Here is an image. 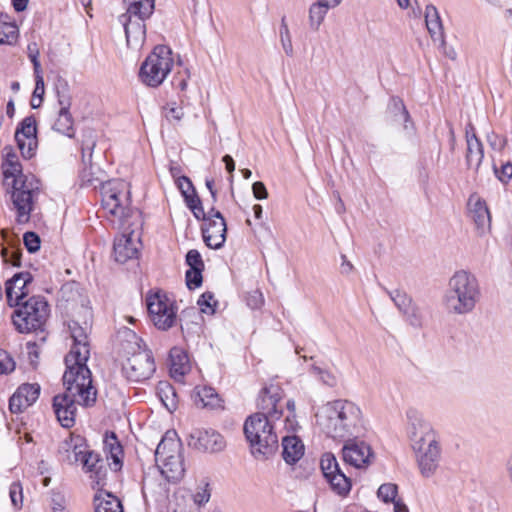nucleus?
<instances>
[{
  "instance_id": "5",
  "label": "nucleus",
  "mask_w": 512,
  "mask_h": 512,
  "mask_svg": "<svg viewBox=\"0 0 512 512\" xmlns=\"http://www.w3.org/2000/svg\"><path fill=\"white\" fill-rule=\"evenodd\" d=\"M480 296V287L475 275L466 270H459L448 281L443 304L449 313L465 315L474 310Z\"/></svg>"
},
{
  "instance_id": "16",
  "label": "nucleus",
  "mask_w": 512,
  "mask_h": 512,
  "mask_svg": "<svg viewBox=\"0 0 512 512\" xmlns=\"http://www.w3.org/2000/svg\"><path fill=\"white\" fill-rule=\"evenodd\" d=\"M33 280L29 272H21L15 274L11 279L6 282L5 293L9 306L14 305L26 300L28 296V284Z\"/></svg>"
},
{
  "instance_id": "43",
  "label": "nucleus",
  "mask_w": 512,
  "mask_h": 512,
  "mask_svg": "<svg viewBox=\"0 0 512 512\" xmlns=\"http://www.w3.org/2000/svg\"><path fill=\"white\" fill-rule=\"evenodd\" d=\"M103 461L99 454L87 449L79 463L86 473H92Z\"/></svg>"
},
{
  "instance_id": "24",
  "label": "nucleus",
  "mask_w": 512,
  "mask_h": 512,
  "mask_svg": "<svg viewBox=\"0 0 512 512\" xmlns=\"http://www.w3.org/2000/svg\"><path fill=\"white\" fill-rule=\"evenodd\" d=\"M181 442L174 430H169L162 437L155 450L156 461H166L170 456L181 455Z\"/></svg>"
},
{
  "instance_id": "10",
  "label": "nucleus",
  "mask_w": 512,
  "mask_h": 512,
  "mask_svg": "<svg viewBox=\"0 0 512 512\" xmlns=\"http://www.w3.org/2000/svg\"><path fill=\"white\" fill-rule=\"evenodd\" d=\"M156 370L151 351L139 350L122 364L123 375L132 382H143L151 378Z\"/></svg>"
},
{
  "instance_id": "48",
  "label": "nucleus",
  "mask_w": 512,
  "mask_h": 512,
  "mask_svg": "<svg viewBox=\"0 0 512 512\" xmlns=\"http://www.w3.org/2000/svg\"><path fill=\"white\" fill-rule=\"evenodd\" d=\"M3 261L13 266L20 265L21 251L17 248H3L1 251Z\"/></svg>"
},
{
  "instance_id": "47",
  "label": "nucleus",
  "mask_w": 512,
  "mask_h": 512,
  "mask_svg": "<svg viewBox=\"0 0 512 512\" xmlns=\"http://www.w3.org/2000/svg\"><path fill=\"white\" fill-rule=\"evenodd\" d=\"M377 495L386 503L394 502L397 496V486L392 483L382 484L377 491Z\"/></svg>"
},
{
  "instance_id": "53",
  "label": "nucleus",
  "mask_w": 512,
  "mask_h": 512,
  "mask_svg": "<svg viewBox=\"0 0 512 512\" xmlns=\"http://www.w3.org/2000/svg\"><path fill=\"white\" fill-rule=\"evenodd\" d=\"M203 269H189L186 271V284L189 289L198 288L202 284Z\"/></svg>"
},
{
  "instance_id": "8",
  "label": "nucleus",
  "mask_w": 512,
  "mask_h": 512,
  "mask_svg": "<svg viewBox=\"0 0 512 512\" xmlns=\"http://www.w3.org/2000/svg\"><path fill=\"white\" fill-rule=\"evenodd\" d=\"M83 181L91 186L101 185L102 205L109 214L123 220L130 215L128 184L123 180H109L104 182L99 178L90 177L83 173Z\"/></svg>"
},
{
  "instance_id": "59",
  "label": "nucleus",
  "mask_w": 512,
  "mask_h": 512,
  "mask_svg": "<svg viewBox=\"0 0 512 512\" xmlns=\"http://www.w3.org/2000/svg\"><path fill=\"white\" fill-rule=\"evenodd\" d=\"M9 495L14 507H21L22 505V486L20 483H12L10 486Z\"/></svg>"
},
{
  "instance_id": "44",
  "label": "nucleus",
  "mask_w": 512,
  "mask_h": 512,
  "mask_svg": "<svg viewBox=\"0 0 512 512\" xmlns=\"http://www.w3.org/2000/svg\"><path fill=\"white\" fill-rule=\"evenodd\" d=\"M279 34H280V42H281L284 52L288 56H292L294 53V50H293L291 35H290V31H289L288 25H287L284 17L281 20Z\"/></svg>"
},
{
  "instance_id": "25",
  "label": "nucleus",
  "mask_w": 512,
  "mask_h": 512,
  "mask_svg": "<svg viewBox=\"0 0 512 512\" xmlns=\"http://www.w3.org/2000/svg\"><path fill=\"white\" fill-rule=\"evenodd\" d=\"M466 144L465 158L467 166L477 172L484 158L483 144L474 133H472V136H468Z\"/></svg>"
},
{
  "instance_id": "42",
  "label": "nucleus",
  "mask_w": 512,
  "mask_h": 512,
  "mask_svg": "<svg viewBox=\"0 0 512 512\" xmlns=\"http://www.w3.org/2000/svg\"><path fill=\"white\" fill-rule=\"evenodd\" d=\"M320 466L325 479L340 471L339 464L335 456L331 453H325L322 456Z\"/></svg>"
},
{
  "instance_id": "3",
  "label": "nucleus",
  "mask_w": 512,
  "mask_h": 512,
  "mask_svg": "<svg viewBox=\"0 0 512 512\" xmlns=\"http://www.w3.org/2000/svg\"><path fill=\"white\" fill-rule=\"evenodd\" d=\"M316 425L328 437H356L364 430L361 408L352 401L338 399L327 402L315 413Z\"/></svg>"
},
{
  "instance_id": "40",
  "label": "nucleus",
  "mask_w": 512,
  "mask_h": 512,
  "mask_svg": "<svg viewBox=\"0 0 512 512\" xmlns=\"http://www.w3.org/2000/svg\"><path fill=\"white\" fill-rule=\"evenodd\" d=\"M187 207L191 210L197 220H206V214L202 202L196 191L184 197Z\"/></svg>"
},
{
  "instance_id": "32",
  "label": "nucleus",
  "mask_w": 512,
  "mask_h": 512,
  "mask_svg": "<svg viewBox=\"0 0 512 512\" xmlns=\"http://www.w3.org/2000/svg\"><path fill=\"white\" fill-rule=\"evenodd\" d=\"M157 394L169 412L176 410L178 397L175 388L167 381H160L157 385Z\"/></svg>"
},
{
  "instance_id": "41",
  "label": "nucleus",
  "mask_w": 512,
  "mask_h": 512,
  "mask_svg": "<svg viewBox=\"0 0 512 512\" xmlns=\"http://www.w3.org/2000/svg\"><path fill=\"white\" fill-rule=\"evenodd\" d=\"M406 321L414 328H421L425 323L422 309L412 304L404 313Z\"/></svg>"
},
{
  "instance_id": "1",
  "label": "nucleus",
  "mask_w": 512,
  "mask_h": 512,
  "mask_svg": "<svg viewBox=\"0 0 512 512\" xmlns=\"http://www.w3.org/2000/svg\"><path fill=\"white\" fill-rule=\"evenodd\" d=\"M91 311L84 308V320H72L68 327L73 340L70 352L65 356L66 371L63 375L66 396L77 399L82 406L96 402L97 390L92 384L91 371L86 365L90 356L89 334L91 332Z\"/></svg>"
},
{
  "instance_id": "6",
  "label": "nucleus",
  "mask_w": 512,
  "mask_h": 512,
  "mask_svg": "<svg viewBox=\"0 0 512 512\" xmlns=\"http://www.w3.org/2000/svg\"><path fill=\"white\" fill-rule=\"evenodd\" d=\"M277 428L276 421L261 413H254L246 419L243 430L255 458L265 459L278 449Z\"/></svg>"
},
{
  "instance_id": "19",
  "label": "nucleus",
  "mask_w": 512,
  "mask_h": 512,
  "mask_svg": "<svg viewBox=\"0 0 512 512\" xmlns=\"http://www.w3.org/2000/svg\"><path fill=\"white\" fill-rule=\"evenodd\" d=\"M140 239L133 231L124 233L114 241V257L119 263H125L137 257L139 253Z\"/></svg>"
},
{
  "instance_id": "28",
  "label": "nucleus",
  "mask_w": 512,
  "mask_h": 512,
  "mask_svg": "<svg viewBox=\"0 0 512 512\" xmlns=\"http://www.w3.org/2000/svg\"><path fill=\"white\" fill-rule=\"evenodd\" d=\"M425 23L434 41L444 42L443 26L437 8L427 5L425 8Z\"/></svg>"
},
{
  "instance_id": "35",
  "label": "nucleus",
  "mask_w": 512,
  "mask_h": 512,
  "mask_svg": "<svg viewBox=\"0 0 512 512\" xmlns=\"http://www.w3.org/2000/svg\"><path fill=\"white\" fill-rule=\"evenodd\" d=\"M18 37V27L8 20L7 15L0 14V44L11 45Z\"/></svg>"
},
{
  "instance_id": "64",
  "label": "nucleus",
  "mask_w": 512,
  "mask_h": 512,
  "mask_svg": "<svg viewBox=\"0 0 512 512\" xmlns=\"http://www.w3.org/2000/svg\"><path fill=\"white\" fill-rule=\"evenodd\" d=\"M28 407L29 405L25 403L24 398L15 399V393L10 397L9 409L12 413H21Z\"/></svg>"
},
{
  "instance_id": "39",
  "label": "nucleus",
  "mask_w": 512,
  "mask_h": 512,
  "mask_svg": "<svg viewBox=\"0 0 512 512\" xmlns=\"http://www.w3.org/2000/svg\"><path fill=\"white\" fill-rule=\"evenodd\" d=\"M40 385L34 384H23L15 392V399L24 398L25 403L31 406L39 397Z\"/></svg>"
},
{
  "instance_id": "34",
  "label": "nucleus",
  "mask_w": 512,
  "mask_h": 512,
  "mask_svg": "<svg viewBox=\"0 0 512 512\" xmlns=\"http://www.w3.org/2000/svg\"><path fill=\"white\" fill-rule=\"evenodd\" d=\"M52 129L69 138H74V119L71 113L58 111V116L52 126Z\"/></svg>"
},
{
  "instance_id": "9",
  "label": "nucleus",
  "mask_w": 512,
  "mask_h": 512,
  "mask_svg": "<svg viewBox=\"0 0 512 512\" xmlns=\"http://www.w3.org/2000/svg\"><path fill=\"white\" fill-rule=\"evenodd\" d=\"M173 64L171 49L158 45L142 63L139 78L147 86L158 87L170 73Z\"/></svg>"
},
{
  "instance_id": "45",
  "label": "nucleus",
  "mask_w": 512,
  "mask_h": 512,
  "mask_svg": "<svg viewBox=\"0 0 512 512\" xmlns=\"http://www.w3.org/2000/svg\"><path fill=\"white\" fill-rule=\"evenodd\" d=\"M388 294L402 313H404L413 304L411 298L403 291L395 290L393 292H388Z\"/></svg>"
},
{
  "instance_id": "36",
  "label": "nucleus",
  "mask_w": 512,
  "mask_h": 512,
  "mask_svg": "<svg viewBox=\"0 0 512 512\" xmlns=\"http://www.w3.org/2000/svg\"><path fill=\"white\" fill-rule=\"evenodd\" d=\"M170 359H171V373L174 377L184 376L188 369V359L187 356L177 348H173L170 351Z\"/></svg>"
},
{
  "instance_id": "54",
  "label": "nucleus",
  "mask_w": 512,
  "mask_h": 512,
  "mask_svg": "<svg viewBox=\"0 0 512 512\" xmlns=\"http://www.w3.org/2000/svg\"><path fill=\"white\" fill-rule=\"evenodd\" d=\"M186 263L190 267V269H204V263L200 253L191 249L186 254Z\"/></svg>"
},
{
  "instance_id": "52",
  "label": "nucleus",
  "mask_w": 512,
  "mask_h": 512,
  "mask_svg": "<svg viewBox=\"0 0 512 512\" xmlns=\"http://www.w3.org/2000/svg\"><path fill=\"white\" fill-rule=\"evenodd\" d=\"M495 176L503 183L507 184L512 179V163L506 162L501 165L498 169L496 165H493Z\"/></svg>"
},
{
  "instance_id": "61",
  "label": "nucleus",
  "mask_w": 512,
  "mask_h": 512,
  "mask_svg": "<svg viewBox=\"0 0 512 512\" xmlns=\"http://www.w3.org/2000/svg\"><path fill=\"white\" fill-rule=\"evenodd\" d=\"M176 183L183 197L196 191L191 180L186 176L178 177Z\"/></svg>"
},
{
  "instance_id": "63",
  "label": "nucleus",
  "mask_w": 512,
  "mask_h": 512,
  "mask_svg": "<svg viewBox=\"0 0 512 512\" xmlns=\"http://www.w3.org/2000/svg\"><path fill=\"white\" fill-rule=\"evenodd\" d=\"M165 116L169 121L179 122L183 118L184 112L182 107L177 106L175 103H173L172 106L166 108Z\"/></svg>"
},
{
  "instance_id": "31",
  "label": "nucleus",
  "mask_w": 512,
  "mask_h": 512,
  "mask_svg": "<svg viewBox=\"0 0 512 512\" xmlns=\"http://www.w3.org/2000/svg\"><path fill=\"white\" fill-rule=\"evenodd\" d=\"M104 448L108 452L110 459L112 460V469L118 471L122 466V446L117 440L115 433L106 435L104 440Z\"/></svg>"
},
{
  "instance_id": "50",
  "label": "nucleus",
  "mask_w": 512,
  "mask_h": 512,
  "mask_svg": "<svg viewBox=\"0 0 512 512\" xmlns=\"http://www.w3.org/2000/svg\"><path fill=\"white\" fill-rule=\"evenodd\" d=\"M44 91V79L43 77H38V79H35V89L33 91V97L31 100L32 108H38L41 105Z\"/></svg>"
},
{
  "instance_id": "21",
  "label": "nucleus",
  "mask_w": 512,
  "mask_h": 512,
  "mask_svg": "<svg viewBox=\"0 0 512 512\" xmlns=\"http://www.w3.org/2000/svg\"><path fill=\"white\" fill-rule=\"evenodd\" d=\"M468 209L470 217L479 231L485 232L490 228L491 216L484 200L476 194L471 195L468 199Z\"/></svg>"
},
{
  "instance_id": "18",
  "label": "nucleus",
  "mask_w": 512,
  "mask_h": 512,
  "mask_svg": "<svg viewBox=\"0 0 512 512\" xmlns=\"http://www.w3.org/2000/svg\"><path fill=\"white\" fill-rule=\"evenodd\" d=\"M146 18H135L134 15L122 14L119 21L122 23L127 45L132 49H139L145 40V24Z\"/></svg>"
},
{
  "instance_id": "27",
  "label": "nucleus",
  "mask_w": 512,
  "mask_h": 512,
  "mask_svg": "<svg viewBox=\"0 0 512 512\" xmlns=\"http://www.w3.org/2000/svg\"><path fill=\"white\" fill-rule=\"evenodd\" d=\"M304 454V445L297 436L282 437V455L288 464L296 463Z\"/></svg>"
},
{
  "instance_id": "55",
  "label": "nucleus",
  "mask_w": 512,
  "mask_h": 512,
  "mask_svg": "<svg viewBox=\"0 0 512 512\" xmlns=\"http://www.w3.org/2000/svg\"><path fill=\"white\" fill-rule=\"evenodd\" d=\"M24 245L30 253H34L40 248V238L34 232H26L23 236Z\"/></svg>"
},
{
  "instance_id": "29",
  "label": "nucleus",
  "mask_w": 512,
  "mask_h": 512,
  "mask_svg": "<svg viewBox=\"0 0 512 512\" xmlns=\"http://www.w3.org/2000/svg\"><path fill=\"white\" fill-rule=\"evenodd\" d=\"M195 403L201 404L203 408L220 409L223 408L222 399L212 387H196Z\"/></svg>"
},
{
  "instance_id": "46",
  "label": "nucleus",
  "mask_w": 512,
  "mask_h": 512,
  "mask_svg": "<svg viewBox=\"0 0 512 512\" xmlns=\"http://www.w3.org/2000/svg\"><path fill=\"white\" fill-rule=\"evenodd\" d=\"M311 371L314 375H316L319 378V380L323 384L329 387H334L337 384L336 376L330 371L323 369L317 365H312Z\"/></svg>"
},
{
  "instance_id": "30",
  "label": "nucleus",
  "mask_w": 512,
  "mask_h": 512,
  "mask_svg": "<svg viewBox=\"0 0 512 512\" xmlns=\"http://www.w3.org/2000/svg\"><path fill=\"white\" fill-rule=\"evenodd\" d=\"M126 13L135 18H149L154 11V0H123Z\"/></svg>"
},
{
  "instance_id": "57",
  "label": "nucleus",
  "mask_w": 512,
  "mask_h": 512,
  "mask_svg": "<svg viewBox=\"0 0 512 512\" xmlns=\"http://www.w3.org/2000/svg\"><path fill=\"white\" fill-rule=\"evenodd\" d=\"M51 512H68L65 497L61 493H52Z\"/></svg>"
},
{
  "instance_id": "38",
  "label": "nucleus",
  "mask_w": 512,
  "mask_h": 512,
  "mask_svg": "<svg viewBox=\"0 0 512 512\" xmlns=\"http://www.w3.org/2000/svg\"><path fill=\"white\" fill-rule=\"evenodd\" d=\"M95 501V512H123L121 501L111 494L105 498L96 497Z\"/></svg>"
},
{
  "instance_id": "4",
  "label": "nucleus",
  "mask_w": 512,
  "mask_h": 512,
  "mask_svg": "<svg viewBox=\"0 0 512 512\" xmlns=\"http://www.w3.org/2000/svg\"><path fill=\"white\" fill-rule=\"evenodd\" d=\"M407 418L408 434L416 453L420 473L424 477H430L435 473L440 458L436 433L431 424L418 411L409 410Z\"/></svg>"
},
{
  "instance_id": "37",
  "label": "nucleus",
  "mask_w": 512,
  "mask_h": 512,
  "mask_svg": "<svg viewBox=\"0 0 512 512\" xmlns=\"http://www.w3.org/2000/svg\"><path fill=\"white\" fill-rule=\"evenodd\" d=\"M332 490L338 495L345 496L351 489V480L341 470L326 479Z\"/></svg>"
},
{
  "instance_id": "26",
  "label": "nucleus",
  "mask_w": 512,
  "mask_h": 512,
  "mask_svg": "<svg viewBox=\"0 0 512 512\" xmlns=\"http://www.w3.org/2000/svg\"><path fill=\"white\" fill-rule=\"evenodd\" d=\"M161 468L162 475L168 481H179L185 472L182 455L170 456L166 461H156Z\"/></svg>"
},
{
  "instance_id": "60",
  "label": "nucleus",
  "mask_w": 512,
  "mask_h": 512,
  "mask_svg": "<svg viewBox=\"0 0 512 512\" xmlns=\"http://www.w3.org/2000/svg\"><path fill=\"white\" fill-rule=\"evenodd\" d=\"M487 142L491 149L495 151H502L506 145V139L500 137L494 132L487 134Z\"/></svg>"
},
{
  "instance_id": "11",
  "label": "nucleus",
  "mask_w": 512,
  "mask_h": 512,
  "mask_svg": "<svg viewBox=\"0 0 512 512\" xmlns=\"http://www.w3.org/2000/svg\"><path fill=\"white\" fill-rule=\"evenodd\" d=\"M149 316L155 327L159 330H168L176 319V311L172 302L165 294L160 292L147 297Z\"/></svg>"
},
{
  "instance_id": "15",
  "label": "nucleus",
  "mask_w": 512,
  "mask_h": 512,
  "mask_svg": "<svg viewBox=\"0 0 512 512\" xmlns=\"http://www.w3.org/2000/svg\"><path fill=\"white\" fill-rule=\"evenodd\" d=\"M189 446L205 452H220L225 446L224 437L215 430H195L190 434Z\"/></svg>"
},
{
  "instance_id": "20",
  "label": "nucleus",
  "mask_w": 512,
  "mask_h": 512,
  "mask_svg": "<svg viewBox=\"0 0 512 512\" xmlns=\"http://www.w3.org/2000/svg\"><path fill=\"white\" fill-rule=\"evenodd\" d=\"M76 404H78L77 399L64 394L56 395L53 398L54 413L63 427L70 428L74 425Z\"/></svg>"
},
{
  "instance_id": "58",
  "label": "nucleus",
  "mask_w": 512,
  "mask_h": 512,
  "mask_svg": "<svg viewBox=\"0 0 512 512\" xmlns=\"http://www.w3.org/2000/svg\"><path fill=\"white\" fill-rule=\"evenodd\" d=\"M107 471L105 461H103L92 473H90V477L98 486H104L106 484Z\"/></svg>"
},
{
  "instance_id": "49",
  "label": "nucleus",
  "mask_w": 512,
  "mask_h": 512,
  "mask_svg": "<svg viewBox=\"0 0 512 512\" xmlns=\"http://www.w3.org/2000/svg\"><path fill=\"white\" fill-rule=\"evenodd\" d=\"M15 370V361L10 354L0 349V374H9Z\"/></svg>"
},
{
  "instance_id": "13",
  "label": "nucleus",
  "mask_w": 512,
  "mask_h": 512,
  "mask_svg": "<svg viewBox=\"0 0 512 512\" xmlns=\"http://www.w3.org/2000/svg\"><path fill=\"white\" fill-rule=\"evenodd\" d=\"M282 389L278 385L271 384L264 387L259 394L257 407L258 413L264 414L267 418L277 421L282 416Z\"/></svg>"
},
{
  "instance_id": "17",
  "label": "nucleus",
  "mask_w": 512,
  "mask_h": 512,
  "mask_svg": "<svg viewBox=\"0 0 512 512\" xmlns=\"http://www.w3.org/2000/svg\"><path fill=\"white\" fill-rule=\"evenodd\" d=\"M342 453L344 461L356 468L368 465L373 458L370 446L363 441H348Z\"/></svg>"
},
{
  "instance_id": "22",
  "label": "nucleus",
  "mask_w": 512,
  "mask_h": 512,
  "mask_svg": "<svg viewBox=\"0 0 512 512\" xmlns=\"http://www.w3.org/2000/svg\"><path fill=\"white\" fill-rule=\"evenodd\" d=\"M86 451L84 439L79 435L70 436L69 439L62 442L59 449L63 460L69 464L79 463Z\"/></svg>"
},
{
  "instance_id": "2",
  "label": "nucleus",
  "mask_w": 512,
  "mask_h": 512,
  "mask_svg": "<svg viewBox=\"0 0 512 512\" xmlns=\"http://www.w3.org/2000/svg\"><path fill=\"white\" fill-rule=\"evenodd\" d=\"M4 160L2 170L4 183L11 186V200L16 210V220L20 224L30 220L34 209L35 200L39 193V181L34 175H25L17 154L12 147L3 149Z\"/></svg>"
},
{
  "instance_id": "62",
  "label": "nucleus",
  "mask_w": 512,
  "mask_h": 512,
  "mask_svg": "<svg viewBox=\"0 0 512 512\" xmlns=\"http://www.w3.org/2000/svg\"><path fill=\"white\" fill-rule=\"evenodd\" d=\"M214 297L211 293H204L198 300V305L201 307V311L204 313H213L212 301Z\"/></svg>"
},
{
  "instance_id": "51",
  "label": "nucleus",
  "mask_w": 512,
  "mask_h": 512,
  "mask_svg": "<svg viewBox=\"0 0 512 512\" xmlns=\"http://www.w3.org/2000/svg\"><path fill=\"white\" fill-rule=\"evenodd\" d=\"M286 407L289 410V414L286 416L285 420L281 422L283 427L287 431H294L297 426V422L295 420V402L294 400H288L286 403Z\"/></svg>"
},
{
  "instance_id": "14",
  "label": "nucleus",
  "mask_w": 512,
  "mask_h": 512,
  "mask_svg": "<svg viewBox=\"0 0 512 512\" xmlns=\"http://www.w3.org/2000/svg\"><path fill=\"white\" fill-rule=\"evenodd\" d=\"M36 120L33 116L25 117L15 132V140L24 158L30 159L34 156L37 148Z\"/></svg>"
},
{
  "instance_id": "56",
  "label": "nucleus",
  "mask_w": 512,
  "mask_h": 512,
  "mask_svg": "<svg viewBox=\"0 0 512 512\" xmlns=\"http://www.w3.org/2000/svg\"><path fill=\"white\" fill-rule=\"evenodd\" d=\"M211 497L209 484L204 483L203 486L198 487V490L193 495V501L196 505L201 506L209 501Z\"/></svg>"
},
{
  "instance_id": "33",
  "label": "nucleus",
  "mask_w": 512,
  "mask_h": 512,
  "mask_svg": "<svg viewBox=\"0 0 512 512\" xmlns=\"http://www.w3.org/2000/svg\"><path fill=\"white\" fill-rule=\"evenodd\" d=\"M333 8L330 4L325 3L323 0H318L313 3L309 8V25L317 31L325 19L329 9Z\"/></svg>"
},
{
  "instance_id": "23",
  "label": "nucleus",
  "mask_w": 512,
  "mask_h": 512,
  "mask_svg": "<svg viewBox=\"0 0 512 512\" xmlns=\"http://www.w3.org/2000/svg\"><path fill=\"white\" fill-rule=\"evenodd\" d=\"M181 442L174 430H169L162 437L155 450L156 461H166L170 456L181 455Z\"/></svg>"
},
{
  "instance_id": "7",
  "label": "nucleus",
  "mask_w": 512,
  "mask_h": 512,
  "mask_svg": "<svg viewBox=\"0 0 512 512\" xmlns=\"http://www.w3.org/2000/svg\"><path fill=\"white\" fill-rule=\"evenodd\" d=\"M12 322L19 333L43 331L50 314V307L43 296H32L14 305Z\"/></svg>"
},
{
  "instance_id": "12",
  "label": "nucleus",
  "mask_w": 512,
  "mask_h": 512,
  "mask_svg": "<svg viewBox=\"0 0 512 512\" xmlns=\"http://www.w3.org/2000/svg\"><path fill=\"white\" fill-rule=\"evenodd\" d=\"M201 227L205 244L212 249H220L226 241L227 226L221 212L213 207L206 214Z\"/></svg>"
}]
</instances>
